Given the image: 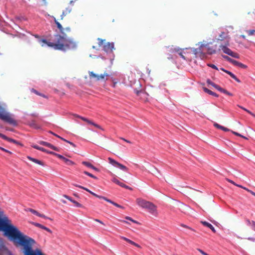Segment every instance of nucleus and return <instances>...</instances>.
<instances>
[{"instance_id": "6e6d98bb", "label": "nucleus", "mask_w": 255, "mask_h": 255, "mask_svg": "<svg viewBox=\"0 0 255 255\" xmlns=\"http://www.w3.org/2000/svg\"><path fill=\"white\" fill-rule=\"evenodd\" d=\"M121 239H123L124 240L126 241V242H128L129 239L127 238H126L125 237H123V236H121L120 237Z\"/></svg>"}, {"instance_id": "c9c22d12", "label": "nucleus", "mask_w": 255, "mask_h": 255, "mask_svg": "<svg viewBox=\"0 0 255 255\" xmlns=\"http://www.w3.org/2000/svg\"><path fill=\"white\" fill-rule=\"evenodd\" d=\"M128 243L132 245H133V246H135V247H136L137 248H140V246L138 244H136V243L133 242L132 241H131V240H130L129 239V240H128Z\"/></svg>"}, {"instance_id": "cd10ccee", "label": "nucleus", "mask_w": 255, "mask_h": 255, "mask_svg": "<svg viewBox=\"0 0 255 255\" xmlns=\"http://www.w3.org/2000/svg\"><path fill=\"white\" fill-rule=\"evenodd\" d=\"M76 187H77L78 188H80L81 189H83L85 190H86V191L89 192L90 194H92V193H93L92 191H90V190H89L88 188H86V187H84L83 186H82L81 185H78V184H73Z\"/></svg>"}, {"instance_id": "3c124183", "label": "nucleus", "mask_w": 255, "mask_h": 255, "mask_svg": "<svg viewBox=\"0 0 255 255\" xmlns=\"http://www.w3.org/2000/svg\"><path fill=\"white\" fill-rule=\"evenodd\" d=\"M181 226L183 227H184V228H187V229H189L192 231H194L193 229H192V228H190L189 227L185 225H184V224H181Z\"/></svg>"}, {"instance_id": "c03bdc74", "label": "nucleus", "mask_w": 255, "mask_h": 255, "mask_svg": "<svg viewBox=\"0 0 255 255\" xmlns=\"http://www.w3.org/2000/svg\"><path fill=\"white\" fill-rule=\"evenodd\" d=\"M32 92H33L34 93H35V94H37V95H38L41 96H42V97H46L44 95H42V94H39V93H38L36 90H34V89H32Z\"/></svg>"}, {"instance_id": "49530a36", "label": "nucleus", "mask_w": 255, "mask_h": 255, "mask_svg": "<svg viewBox=\"0 0 255 255\" xmlns=\"http://www.w3.org/2000/svg\"><path fill=\"white\" fill-rule=\"evenodd\" d=\"M38 217H41V218H44V219H50V218H48L47 217H46L44 215L40 214V213H39V214L38 215Z\"/></svg>"}, {"instance_id": "052dcab7", "label": "nucleus", "mask_w": 255, "mask_h": 255, "mask_svg": "<svg viewBox=\"0 0 255 255\" xmlns=\"http://www.w3.org/2000/svg\"><path fill=\"white\" fill-rule=\"evenodd\" d=\"M91 168L93 169V170H94L95 171H98V168H96V167H95L94 166H93V165H92V166Z\"/></svg>"}, {"instance_id": "69168bd1", "label": "nucleus", "mask_w": 255, "mask_h": 255, "mask_svg": "<svg viewBox=\"0 0 255 255\" xmlns=\"http://www.w3.org/2000/svg\"><path fill=\"white\" fill-rule=\"evenodd\" d=\"M122 139L123 140L125 141L126 142H128V143H130V141H129V140H127V139H125V138H122Z\"/></svg>"}, {"instance_id": "bb28decb", "label": "nucleus", "mask_w": 255, "mask_h": 255, "mask_svg": "<svg viewBox=\"0 0 255 255\" xmlns=\"http://www.w3.org/2000/svg\"><path fill=\"white\" fill-rule=\"evenodd\" d=\"M0 136L3 139H5L6 140H8V141H9L10 142H15V140L14 139H10L8 137H7V136H6L4 134H2L1 133H0Z\"/></svg>"}, {"instance_id": "13d9d810", "label": "nucleus", "mask_w": 255, "mask_h": 255, "mask_svg": "<svg viewBox=\"0 0 255 255\" xmlns=\"http://www.w3.org/2000/svg\"><path fill=\"white\" fill-rule=\"evenodd\" d=\"M248 239L250 241L255 242V238H248Z\"/></svg>"}, {"instance_id": "dca6fc26", "label": "nucleus", "mask_w": 255, "mask_h": 255, "mask_svg": "<svg viewBox=\"0 0 255 255\" xmlns=\"http://www.w3.org/2000/svg\"><path fill=\"white\" fill-rule=\"evenodd\" d=\"M112 181L114 183H115L116 184L120 185V186L122 187H124L125 188H127V189H129L130 188L125 185V184H124L123 183H122L116 177H114L113 179H112Z\"/></svg>"}, {"instance_id": "39448f33", "label": "nucleus", "mask_w": 255, "mask_h": 255, "mask_svg": "<svg viewBox=\"0 0 255 255\" xmlns=\"http://www.w3.org/2000/svg\"><path fill=\"white\" fill-rule=\"evenodd\" d=\"M229 45L230 42H227L224 44H221L220 45V48L224 53L228 54L235 58L239 59L240 58L239 54L237 53L232 51L230 48H229L228 46Z\"/></svg>"}, {"instance_id": "412c9836", "label": "nucleus", "mask_w": 255, "mask_h": 255, "mask_svg": "<svg viewBox=\"0 0 255 255\" xmlns=\"http://www.w3.org/2000/svg\"><path fill=\"white\" fill-rule=\"evenodd\" d=\"M203 90L205 92L208 93V94H209L210 95L213 96L215 97H218V95L217 94H216V93H215L214 92H212V91L209 90L207 88H205V87L203 88Z\"/></svg>"}, {"instance_id": "0e129e2a", "label": "nucleus", "mask_w": 255, "mask_h": 255, "mask_svg": "<svg viewBox=\"0 0 255 255\" xmlns=\"http://www.w3.org/2000/svg\"><path fill=\"white\" fill-rule=\"evenodd\" d=\"M237 82L240 83L241 81L236 77L235 79H234Z\"/></svg>"}, {"instance_id": "ea45409f", "label": "nucleus", "mask_w": 255, "mask_h": 255, "mask_svg": "<svg viewBox=\"0 0 255 255\" xmlns=\"http://www.w3.org/2000/svg\"><path fill=\"white\" fill-rule=\"evenodd\" d=\"M207 66L213 68V69H216L217 70H218V68H217V67L216 65H215L214 64L209 63V64H207Z\"/></svg>"}, {"instance_id": "de8ad7c7", "label": "nucleus", "mask_w": 255, "mask_h": 255, "mask_svg": "<svg viewBox=\"0 0 255 255\" xmlns=\"http://www.w3.org/2000/svg\"><path fill=\"white\" fill-rule=\"evenodd\" d=\"M252 228L255 231V222L254 221H252Z\"/></svg>"}, {"instance_id": "5fc2aeb1", "label": "nucleus", "mask_w": 255, "mask_h": 255, "mask_svg": "<svg viewBox=\"0 0 255 255\" xmlns=\"http://www.w3.org/2000/svg\"><path fill=\"white\" fill-rule=\"evenodd\" d=\"M98 40H99V45L100 46L102 45L103 44V40L100 38H98Z\"/></svg>"}, {"instance_id": "a19ab883", "label": "nucleus", "mask_w": 255, "mask_h": 255, "mask_svg": "<svg viewBox=\"0 0 255 255\" xmlns=\"http://www.w3.org/2000/svg\"><path fill=\"white\" fill-rule=\"evenodd\" d=\"M52 154H54L56 156H57L59 158L61 159H62L64 160V159H65V157H64L63 155H60V154H57V153H55L54 152H53V153H52Z\"/></svg>"}, {"instance_id": "f03ea898", "label": "nucleus", "mask_w": 255, "mask_h": 255, "mask_svg": "<svg viewBox=\"0 0 255 255\" xmlns=\"http://www.w3.org/2000/svg\"><path fill=\"white\" fill-rule=\"evenodd\" d=\"M51 17L53 18L57 28L59 29L61 35H56L55 36L54 40L55 42H48L44 39H39L38 41L41 46L47 45L48 47H53L55 49L63 51L76 48V43L73 39L67 38V35L63 32L64 28L62 25L56 20L55 17L53 16Z\"/></svg>"}, {"instance_id": "bf43d9fd", "label": "nucleus", "mask_w": 255, "mask_h": 255, "mask_svg": "<svg viewBox=\"0 0 255 255\" xmlns=\"http://www.w3.org/2000/svg\"><path fill=\"white\" fill-rule=\"evenodd\" d=\"M232 132H233V134H234L235 135H237V136H241V135L240 133H238V132H235V131H232Z\"/></svg>"}, {"instance_id": "f704fd0d", "label": "nucleus", "mask_w": 255, "mask_h": 255, "mask_svg": "<svg viewBox=\"0 0 255 255\" xmlns=\"http://www.w3.org/2000/svg\"><path fill=\"white\" fill-rule=\"evenodd\" d=\"M110 202H109V203L114 205V206H116V207H117L118 208H123V209L124 208V207L123 206H122L120 205H119V204H118L113 202V201L110 200Z\"/></svg>"}, {"instance_id": "09e8293b", "label": "nucleus", "mask_w": 255, "mask_h": 255, "mask_svg": "<svg viewBox=\"0 0 255 255\" xmlns=\"http://www.w3.org/2000/svg\"><path fill=\"white\" fill-rule=\"evenodd\" d=\"M221 129L224 131H229L230 129L226 127L222 126Z\"/></svg>"}, {"instance_id": "7ed1b4c3", "label": "nucleus", "mask_w": 255, "mask_h": 255, "mask_svg": "<svg viewBox=\"0 0 255 255\" xmlns=\"http://www.w3.org/2000/svg\"><path fill=\"white\" fill-rule=\"evenodd\" d=\"M193 53L196 57L201 59L206 57L207 54L211 55L215 53L217 49L216 45H212V43L201 44L198 48H192Z\"/></svg>"}, {"instance_id": "2eb2a0df", "label": "nucleus", "mask_w": 255, "mask_h": 255, "mask_svg": "<svg viewBox=\"0 0 255 255\" xmlns=\"http://www.w3.org/2000/svg\"><path fill=\"white\" fill-rule=\"evenodd\" d=\"M63 197H65V198L67 199L68 200H69L72 203H73L76 207H80V208L82 207V204H81L80 203H78L76 201L73 200L71 197H69V196H67L66 195H64Z\"/></svg>"}, {"instance_id": "20e7f679", "label": "nucleus", "mask_w": 255, "mask_h": 255, "mask_svg": "<svg viewBox=\"0 0 255 255\" xmlns=\"http://www.w3.org/2000/svg\"><path fill=\"white\" fill-rule=\"evenodd\" d=\"M13 115L7 112L5 109L0 105V119L10 125L15 126L17 124L16 121L13 118Z\"/></svg>"}, {"instance_id": "774afa93", "label": "nucleus", "mask_w": 255, "mask_h": 255, "mask_svg": "<svg viewBox=\"0 0 255 255\" xmlns=\"http://www.w3.org/2000/svg\"><path fill=\"white\" fill-rule=\"evenodd\" d=\"M241 37L244 38V39H245L246 38V36L244 35H241L240 36Z\"/></svg>"}, {"instance_id": "0eeeda50", "label": "nucleus", "mask_w": 255, "mask_h": 255, "mask_svg": "<svg viewBox=\"0 0 255 255\" xmlns=\"http://www.w3.org/2000/svg\"><path fill=\"white\" fill-rule=\"evenodd\" d=\"M217 41H223L224 44L225 43L230 42L231 38L229 35L228 31L227 30H225L223 31H221V33L219 34L218 37L216 38Z\"/></svg>"}, {"instance_id": "f257e3e1", "label": "nucleus", "mask_w": 255, "mask_h": 255, "mask_svg": "<svg viewBox=\"0 0 255 255\" xmlns=\"http://www.w3.org/2000/svg\"><path fill=\"white\" fill-rule=\"evenodd\" d=\"M3 212H0V215ZM10 220L4 216L0 218V230L4 231V234L10 241L22 246L23 249L32 243H35L34 240L23 234L16 227L10 224Z\"/></svg>"}, {"instance_id": "c756f323", "label": "nucleus", "mask_w": 255, "mask_h": 255, "mask_svg": "<svg viewBox=\"0 0 255 255\" xmlns=\"http://www.w3.org/2000/svg\"><path fill=\"white\" fill-rule=\"evenodd\" d=\"M52 134H53V135H54L55 136H56L58 137V138H60V139H61L62 140H64V141H66V142H68V143H69V144H70L71 145H73V146H75V144H74L73 143H72V142H70V141H68L67 140H66V139H64V138H62V137H60V136H59V135H57V134H55V133H52Z\"/></svg>"}, {"instance_id": "aec40b11", "label": "nucleus", "mask_w": 255, "mask_h": 255, "mask_svg": "<svg viewBox=\"0 0 255 255\" xmlns=\"http://www.w3.org/2000/svg\"><path fill=\"white\" fill-rule=\"evenodd\" d=\"M34 148L36 149L37 150L42 151L44 152L48 153H53L52 151H49L47 150V149L44 148L43 147H40L37 145H33L32 146Z\"/></svg>"}, {"instance_id": "ddd939ff", "label": "nucleus", "mask_w": 255, "mask_h": 255, "mask_svg": "<svg viewBox=\"0 0 255 255\" xmlns=\"http://www.w3.org/2000/svg\"><path fill=\"white\" fill-rule=\"evenodd\" d=\"M137 204L140 207L145 209L149 201H147L141 198H137L136 200Z\"/></svg>"}, {"instance_id": "473e14b6", "label": "nucleus", "mask_w": 255, "mask_h": 255, "mask_svg": "<svg viewBox=\"0 0 255 255\" xmlns=\"http://www.w3.org/2000/svg\"><path fill=\"white\" fill-rule=\"evenodd\" d=\"M246 32L249 36L253 35L255 34V30L251 29V30H247Z\"/></svg>"}, {"instance_id": "4d7b16f0", "label": "nucleus", "mask_w": 255, "mask_h": 255, "mask_svg": "<svg viewBox=\"0 0 255 255\" xmlns=\"http://www.w3.org/2000/svg\"><path fill=\"white\" fill-rule=\"evenodd\" d=\"M67 14L66 13H65L63 11L62 12V14L61 15L60 17H61V19H63V18H64V17L65 16H66Z\"/></svg>"}, {"instance_id": "393cba45", "label": "nucleus", "mask_w": 255, "mask_h": 255, "mask_svg": "<svg viewBox=\"0 0 255 255\" xmlns=\"http://www.w3.org/2000/svg\"><path fill=\"white\" fill-rule=\"evenodd\" d=\"M92 195H93V196L99 198V199H104V200L106 201L107 202H110V199H108L107 198L105 197H104V196H100V195H98V194L95 193H92Z\"/></svg>"}, {"instance_id": "a211bd4d", "label": "nucleus", "mask_w": 255, "mask_h": 255, "mask_svg": "<svg viewBox=\"0 0 255 255\" xmlns=\"http://www.w3.org/2000/svg\"><path fill=\"white\" fill-rule=\"evenodd\" d=\"M33 225L35 226L38 227L39 228H41L42 229H43L50 233H52V231L50 229L48 228L47 227H46L39 223H33Z\"/></svg>"}, {"instance_id": "9b49d317", "label": "nucleus", "mask_w": 255, "mask_h": 255, "mask_svg": "<svg viewBox=\"0 0 255 255\" xmlns=\"http://www.w3.org/2000/svg\"><path fill=\"white\" fill-rule=\"evenodd\" d=\"M76 117L81 119L83 121L87 122L88 124H90L91 125H93L94 127H95L96 128L103 130V128H101V127L100 126H99V125H98V124L93 122L92 121L88 120V119H87L86 118H84V117H81L80 116H78V115H76Z\"/></svg>"}, {"instance_id": "e2e57ef3", "label": "nucleus", "mask_w": 255, "mask_h": 255, "mask_svg": "<svg viewBox=\"0 0 255 255\" xmlns=\"http://www.w3.org/2000/svg\"><path fill=\"white\" fill-rule=\"evenodd\" d=\"M248 225L252 226V222H251L249 220L247 221Z\"/></svg>"}, {"instance_id": "e433bc0d", "label": "nucleus", "mask_w": 255, "mask_h": 255, "mask_svg": "<svg viewBox=\"0 0 255 255\" xmlns=\"http://www.w3.org/2000/svg\"><path fill=\"white\" fill-rule=\"evenodd\" d=\"M28 211L29 212H30L31 213L38 216V215L39 214V213L37 211L34 210V209H28Z\"/></svg>"}, {"instance_id": "338daca9", "label": "nucleus", "mask_w": 255, "mask_h": 255, "mask_svg": "<svg viewBox=\"0 0 255 255\" xmlns=\"http://www.w3.org/2000/svg\"><path fill=\"white\" fill-rule=\"evenodd\" d=\"M238 107H240L241 109H243V110L245 111H246V110L247 109H246V108H244V107H242L241 106H239V105H238Z\"/></svg>"}, {"instance_id": "680f3d73", "label": "nucleus", "mask_w": 255, "mask_h": 255, "mask_svg": "<svg viewBox=\"0 0 255 255\" xmlns=\"http://www.w3.org/2000/svg\"><path fill=\"white\" fill-rule=\"evenodd\" d=\"M246 112H247V113H248L249 114H250L251 115H254V114L251 111H250L249 110H248L247 109L246 110Z\"/></svg>"}, {"instance_id": "c85d7f7f", "label": "nucleus", "mask_w": 255, "mask_h": 255, "mask_svg": "<svg viewBox=\"0 0 255 255\" xmlns=\"http://www.w3.org/2000/svg\"><path fill=\"white\" fill-rule=\"evenodd\" d=\"M227 180L228 181V182H230L231 183H232V184H234V185H236V186H237L238 187H241L242 188H243V189H244L249 191V190L247 189L246 187H243L241 185H240L236 184L233 181H232V180H231L230 179H227Z\"/></svg>"}, {"instance_id": "864d4df0", "label": "nucleus", "mask_w": 255, "mask_h": 255, "mask_svg": "<svg viewBox=\"0 0 255 255\" xmlns=\"http://www.w3.org/2000/svg\"><path fill=\"white\" fill-rule=\"evenodd\" d=\"M179 55L181 56L182 58L183 59H185V56L183 55V53L182 52H180L178 53Z\"/></svg>"}, {"instance_id": "2f4dec72", "label": "nucleus", "mask_w": 255, "mask_h": 255, "mask_svg": "<svg viewBox=\"0 0 255 255\" xmlns=\"http://www.w3.org/2000/svg\"><path fill=\"white\" fill-rule=\"evenodd\" d=\"M72 8L71 6H68L66 8L65 10H64L63 11L66 13L67 15L71 12L72 11Z\"/></svg>"}, {"instance_id": "8fccbe9b", "label": "nucleus", "mask_w": 255, "mask_h": 255, "mask_svg": "<svg viewBox=\"0 0 255 255\" xmlns=\"http://www.w3.org/2000/svg\"><path fill=\"white\" fill-rule=\"evenodd\" d=\"M197 250L203 255H206L207 253H206L205 252L202 251V250L200 249H197Z\"/></svg>"}, {"instance_id": "a18cd8bd", "label": "nucleus", "mask_w": 255, "mask_h": 255, "mask_svg": "<svg viewBox=\"0 0 255 255\" xmlns=\"http://www.w3.org/2000/svg\"><path fill=\"white\" fill-rule=\"evenodd\" d=\"M214 126L216 127L217 128H219V129H221L222 128V126H221L219 124H217V123H215Z\"/></svg>"}, {"instance_id": "6e6552de", "label": "nucleus", "mask_w": 255, "mask_h": 255, "mask_svg": "<svg viewBox=\"0 0 255 255\" xmlns=\"http://www.w3.org/2000/svg\"><path fill=\"white\" fill-rule=\"evenodd\" d=\"M109 76V74L106 73L99 75L95 74L93 72H89V76L90 78H94L97 81L105 80V78L108 77Z\"/></svg>"}, {"instance_id": "37998d69", "label": "nucleus", "mask_w": 255, "mask_h": 255, "mask_svg": "<svg viewBox=\"0 0 255 255\" xmlns=\"http://www.w3.org/2000/svg\"><path fill=\"white\" fill-rule=\"evenodd\" d=\"M30 126L31 127L35 128H36V129H38L39 128V127L34 122H32L31 124H30Z\"/></svg>"}, {"instance_id": "58836bf2", "label": "nucleus", "mask_w": 255, "mask_h": 255, "mask_svg": "<svg viewBox=\"0 0 255 255\" xmlns=\"http://www.w3.org/2000/svg\"><path fill=\"white\" fill-rule=\"evenodd\" d=\"M84 173L93 178H94V179H96L97 178L95 176H94V175H93L92 174L87 172V171H84Z\"/></svg>"}, {"instance_id": "4c0bfd02", "label": "nucleus", "mask_w": 255, "mask_h": 255, "mask_svg": "<svg viewBox=\"0 0 255 255\" xmlns=\"http://www.w3.org/2000/svg\"><path fill=\"white\" fill-rule=\"evenodd\" d=\"M82 164L88 167L91 168L92 164H91L90 162H87V161H83L82 162Z\"/></svg>"}, {"instance_id": "9d476101", "label": "nucleus", "mask_w": 255, "mask_h": 255, "mask_svg": "<svg viewBox=\"0 0 255 255\" xmlns=\"http://www.w3.org/2000/svg\"><path fill=\"white\" fill-rule=\"evenodd\" d=\"M145 209L147 210L152 215H154L157 213L156 207L150 202L148 203Z\"/></svg>"}, {"instance_id": "72a5a7b5", "label": "nucleus", "mask_w": 255, "mask_h": 255, "mask_svg": "<svg viewBox=\"0 0 255 255\" xmlns=\"http://www.w3.org/2000/svg\"><path fill=\"white\" fill-rule=\"evenodd\" d=\"M125 219H126V220H129V221H130L132 222V223H133L137 224H139V223H138L137 221H136V220H134L132 219L131 217H130L126 216V217H125Z\"/></svg>"}, {"instance_id": "423d86ee", "label": "nucleus", "mask_w": 255, "mask_h": 255, "mask_svg": "<svg viewBox=\"0 0 255 255\" xmlns=\"http://www.w3.org/2000/svg\"><path fill=\"white\" fill-rule=\"evenodd\" d=\"M35 243H31L23 249L24 255H44L39 249H36L35 250H32V246Z\"/></svg>"}, {"instance_id": "6ab92c4d", "label": "nucleus", "mask_w": 255, "mask_h": 255, "mask_svg": "<svg viewBox=\"0 0 255 255\" xmlns=\"http://www.w3.org/2000/svg\"><path fill=\"white\" fill-rule=\"evenodd\" d=\"M201 223L205 226L210 229L214 233H216V231L215 228L209 223L206 221H201Z\"/></svg>"}, {"instance_id": "603ef678", "label": "nucleus", "mask_w": 255, "mask_h": 255, "mask_svg": "<svg viewBox=\"0 0 255 255\" xmlns=\"http://www.w3.org/2000/svg\"><path fill=\"white\" fill-rule=\"evenodd\" d=\"M94 221L97 222H98V223H100V224H101L102 225H104V223L102 221H101V220H99V219H95Z\"/></svg>"}, {"instance_id": "b1692460", "label": "nucleus", "mask_w": 255, "mask_h": 255, "mask_svg": "<svg viewBox=\"0 0 255 255\" xmlns=\"http://www.w3.org/2000/svg\"><path fill=\"white\" fill-rule=\"evenodd\" d=\"M221 70H222L223 71L225 72V73H227L228 74H229L234 79H235V78L236 77V75L235 74H234L233 73L224 69L223 68H221Z\"/></svg>"}, {"instance_id": "4468645a", "label": "nucleus", "mask_w": 255, "mask_h": 255, "mask_svg": "<svg viewBox=\"0 0 255 255\" xmlns=\"http://www.w3.org/2000/svg\"><path fill=\"white\" fill-rule=\"evenodd\" d=\"M40 144H41V145H44L45 146H47V147H48L52 149H53L54 150H55V151H59V149L58 147L52 145L51 144L48 143V142H45V141H40Z\"/></svg>"}, {"instance_id": "1a4fd4ad", "label": "nucleus", "mask_w": 255, "mask_h": 255, "mask_svg": "<svg viewBox=\"0 0 255 255\" xmlns=\"http://www.w3.org/2000/svg\"><path fill=\"white\" fill-rule=\"evenodd\" d=\"M223 57L226 60H227L228 62L233 64L235 65L238 66L241 68H245L247 67V66L243 64L242 63H240L235 60H234L232 59L231 58L226 56V55H223Z\"/></svg>"}, {"instance_id": "4be33fe9", "label": "nucleus", "mask_w": 255, "mask_h": 255, "mask_svg": "<svg viewBox=\"0 0 255 255\" xmlns=\"http://www.w3.org/2000/svg\"><path fill=\"white\" fill-rule=\"evenodd\" d=\"M27 158L30 160V161L36 163V164H39V165H43V163H42V161H41L40 160H39L37 159H35V158H34L33 157H31L30 156H27Z\"/></svg>"}, {"instance_id": "79ce46f5", "label": "nucleus", "mask_w": 255, "mask_h": 255, "mask_svg": "<svg viewBox=\"0 0 255 255\" xmlns=\"http://www.w3.org/2000/svg\"><path fill=\"white\" fill-rule=\"evenodd\" d=\"M221 92H222V93H224L225 94H227V95H228L229 96H232L233 95L232 93H231L230 92H229L227 91V90H224L223 89V90L221 91Z\"/></svg>"}, {"instance_id": "a878e982", "label": "nucleus", "mask_w": 255, "mask_h": 255, "mask_svg": "<svg viewBox=\"0 0 255 255\" xmlns=\"http://www.w3.org/2000/svg\"><path fill=\"white\" fill-rule=\"evenodd\" d=\"M117 168H119L122 170L124 171L125 172H128V168L126 166L120 163H119Z\"/></svg>"}, {"instance_id": "f3484780", "label": "nucleus", "mask_w": 255, "mask_h": 255, "mask_svg": "<svg viewBox=\"0 0 255 255\" xmlns=\"http://www.w3.org/2000/svg\"><path fill=\"white\" fill-rule=\"evenodd\" d=\"M207 83L210 85H212L213 87H214L215 88H216L218 91L221 92L222 90H223V88L220 87L219 85L216 84L212 81H211L210 79H208L207 81Z\"/></svg>"}, {"instance_id": "7c9ffc66", "label": "nucleus", "mask_w": 255, "mask_h": 255, "mask_svg": "<svg viewBox=\"0 0 255 255\" xmlns=\"http://www.w3.org/2000/svg\"><path fill=\"white\" fill-rule=\"evenodd\" d=\"M64 161L68 165H72L74 164V162L72 160H70L66 158H65Z\"/></svg>"}, {"instance_id": "f8f14e48", "label": "nucleus", "mask_w": 255, "mask_h": 255, "mask_svg": "<svg viewBox=\"0 0 255 255\" xmlns=\"http://www.w3.org/2000/svg\"><path fill=\"white\" fill-rule=\"evenodd\" d=\"M114 48V44L113 42L108 43L106 45L104 46V50L107 53H111L113 52V50Z\"/></svg>"}, {"instance_id": "5701e85b", "label": "nucleus", "mask_w": 255, "mask_h": 255, "mask_svg": "<svg viewBox=\"0 0 255 255\" xmlns=\"http://www.w3.org/2000/svg\"><path fill=\"white\" fill-rule=\"evenodd\" d=\"M108 161H109V162L111 165H112L113 166H114L116 167H117V166L119 163L118 162L116 161L115 160L113 159V158H112L111 157L108 158Z\"/></svg>"}]
</instances>
